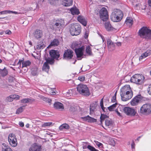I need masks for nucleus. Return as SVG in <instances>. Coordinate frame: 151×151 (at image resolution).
<instances>
[{
    "label": "nucleus",
    "mask_w": 151,
    "mask_h": 151,
    "mask_svg": "<svg viewBox=\"0 0 151 151\" xmlns=\"http://www.w3.org/2000/svg\"><path fill=\"white\" fill-rule=\"evenodd\" d=\"M120 96L122 100L127 101L133 96V92L129 85H127L123 87L120 89Z\"/></svg>",
    "instance_id": "obj_1"
},
{
    "label": "nucleus",
    "mask_w": 151,
    "mask_h": 151,
    "mask_svg": "<svg viewBox=\"0 0 151 151\" xmlns=\"http://www.w3.org/2000/svg\"><path fill=\"white\" fill-rule=\"evenodd\" d=\"M123 16V14L120 10L114 9L111 15V19L113 22H118L122 19Z\"/></svg>",
    "instance_id": "obj_2"
},
{
    "label": "nucleus",
    "mask_w": 151,
    "mask_h": 151,
    "mask_svg": "<svg viewBox=\"0 0 151 151\" xmlns=\"http://www.w3.org/2000/svg\"><path fill=\"white\" fill-rule=\"evenodd\" d=\"M77 90L80 94L88 96L90 95L89 90L86 85L83 84H79L77 87Z\"/></svg>",
    "instance_id": "obj_3"
},
{
    "label": "nucleus",
    "mask_w": 151,
    "mask_h": 151,
    "mask_svg": "<svg viewBox=\"0 0 151 151\" xmlns=\"http://www.w3.org/2000/svg\"><path fill=\"white\" fill-rule=\"evenodd\" d=\"M145 78L143 75L140 74H135L131 78L132 82L137 84L141 85L144 83Z\"/></svg>",
    "instance_id": "obj_4"
},
{
    "label": "nucleus",
    "mask_w": 151,
    "mask_h": 151,
    "mask_svg": "<svg viewBox=\"0 0 151 151\" xmlns=\"http://www.w3.org/2000/svg\"><path fill=\"white\" fill-rule=\"evenodd\" d=\"M70 30V34L72 35H78L81 32V26L78 23L73 24L71 25Z\"/></svg>",
    "instance_id": "obj_5"
},
{
    "label": "nucleus",
    "mask_w": 151,
    "mask_h": 151,
    "mask_svg": "<svg viewBox=\"0 0 151 151\" xmlns=\"http://www.w3.org/2000/svg\"><path fill=\"white\" fill-rule=\"evenodd\" d=\"M138 34L141 37L151 38V30L146 27H144L139 30Z\"/></svg>",
    "instance_id": "obj_6"
},
{
    "label": "nucleus",
    "mask_w": 151,
    "mask_h": 151,
    "mask_svg": "<svg viewBox=\"0 0 151 151\" xmlns=\"http://www.w3.org/2000/svg\"><path fill=\"white\" fill-rule=\"evenodd\" d=\"M140 112L142 114L148 115L151 114V104H145L140 108Z\"/></svg>",
    "instance_id": "obj_7"
},
{
    "label": "nucleus",
    "mask_w": 151,
    "mask_h": 151,
    "mask_svg": "<svg viewBox=\"0 0 151 151\" xmlns=\"http://www.w3.org/2000/svg\"><path fill=\"white\" fill-rule=\"evenodd\" d=\"M123 110L126 115L130 116H134L137 113L136 111L134 109L129 107H124Z\"/></svg>",
    "instance_id": "obj_8"
},
{
    "label": "nucleus",
    "mask_w": 151,
    "mask_h": 151,
    "mask_svg": "<svg viewBox=\"0 0 151 151\" xmlns=\"http://www.w3.org/2000/svg\"><path fill=\"white\" fill-rule=\"evenodd\" d=\"M8 141L10 145L13 147H16L17 145V139L15 135L13 134H10L8 136Z\"/></svg>",
    "instance_id": "obj_9"
},
{
    "label": "nucleus",
    "mask_w": 151,
    "mask_h": 151,
    "mask_svg": "<svg viewBox=\"0 0 151 151\" xmlns=\"http://www.w3.org/2000/svg\"><path fill=\"white\" fill-rule=\"evenodd\" d=\"M99 14L101 19L103 21H106L108 19L107 11L105 8L103 7L100 10Z\"/></svg>",
    "instance_id": "obj_10"
},
{
    "label": "nucleus",
    "mask_w": 151,
    "mask_h": 151,
    "mask_svg": "<svg viewBox=\"0 0 151 151\" xmlns=\"http://www.w3.org/2000/svg\"><path fill=\"white\" fill-rule=\"evenodd\" d=\"M45 60L46 61V62H45L43 65L42 70L47 72H48L50 68L48 64H52L54 63V60L50 58H45Z\"/></svg>",
    "instance_id": "obj_11"
},
{
    "label": "nucleus",
    "mask_w": 151,
    "mask_h": 151,
    "mask_svg": "<svg viewBox=\"0 0 151 151\" xmlns=\"http://www.w3.org/2000/svg\"><path fill=\"white\" fill-rule=\"evenodd\" d=\"M84 49V47L83 46H82L81 47L78 49H75V52L78 60H81L83 58Z\"/></svg>",
    "instance_id": "obj_12"
},
{
    "label": "nucleus",
    "mask_w": 151,
    "mask_h": 151,
    "mask_svg": "<svg viewBox=\"0 0 151 151\" xmlns=\"http://www.w3.org/2000/svg\"><path fill=\"white\" fill-rule=\"evenodd\" d=\"M141 99V96L140 95H137L131 101L130 104L132 106L137 105L139 101Z\"/></svg>",
    "instance_id": "obj_13"
},
{
    "label": "nucleus",
    "mask_w": 151,
    "mask_h": 151,
    "mask_svg": "<svg viewBox=\"0 0 151 151\" xmlns=\"http://www.w3.org/2000/svg\"><path fill=\"white\" fill-rule=\"evenodd\" d=\"M73 52L70 50L68 49L65 52L63 57L64 58L66 59H71L73 56Z\"/></svg>",
    "instance_id": "obj_14"
},
{
    "label": "nucleus",
    "mask_w": 151,
    "mask_h": 151,
    "mask_svg": "<svg viewBox=\"0 0 151 151\" xmlns=\"http://www.w3.org/2000/svg\"><path fill=\"white\" fill-rule=\"evenodd\" d=\"M50 54L52 57L51 59H58L59 57V54L58 51L52 50L50 52Z\"/></svg>",
    "instance_id": "obj_15"
},
{
    "label": "nucleus",
    "mask_w": 151,
    "mask_h": 151,
    "mask_svg": "<svg viewBox=\"0 0 151 151\" xmlns=\"http://www.w3.org/2000/svg\"><path fill=\"white\" fill-rule=\"evenodd\" d=\"M20 96L16 94L11 95L7 97L6 99V101L7 102L12 101L14 99L18 100L19 99Z\"/></svg>",
    "instance_id": "obj_16"
},
{
    "label": "nucleus",
    "mask_w": 151,
    "mask_h": 151,
    "mask_svg": "<svg viewBox=\"0 0 151 151\" xmlns=\"http://www.w3.org/2000/svg\"><path fill=\"white\" fill-rule=\"evenodd\" d=\"M81 118L84 121L90 123L96 122V119L91 117L88 115L84 117H82Z\"/></svg>",
    "instance_id": "obj_17"
},
{
    "label": "nucleus",
    "mask_w": 151,
    "mask_h": 151,
    "mask_svg": "<svg viewBox=\"0 0 151 151\" xmlns=\"http://www.w3.org/2000/svg\"><path fill=\"white\" fill-rule=\"evenodd\" d=\"M53 24L54 26H56L57 28H59L61 27H62L64 25L65 22L63 20L60 19L57 20Z\"/></svg>",
    "instance_id": "obj_18"
},
{
    "label": "nucleus",
    "mask_w": 151,
    "mask_h": 151,
    "mask_svg": "<svg viewBox=\"0 0 151 151\" xmlns=\"http://www.w3.org/2000/svg\"><path fill=\"white\" fill-rule=\"evenodd\" d=\"M54 107L56 109L60 111H62L64 109L63 104L59 102H55L54 104Z\"/></svg>",
    "instance_id": "obj_19"
},
{
    "label": "nucleus",
    "mask_w": 151,
    "mask_h": 151,
    "mask_svg": "<svg viewBox=\"0 0 151 151\" xmlns=\"http://www.w3.org/2000/svg\"><path fill=\"white\" fill-rule=\"evenodd\" d=\"M151 54V50H147L146 52L142 53L139 58L140 61Z\"/></svg>",
    "instance_id": "obj_20"
},
{
    "label": "nucleus",
    "mask_w": 151,
    "mask_h": 151,
    "mask_svg": "<svg viewBox=\"0 0 151 151\" xmlns=\"http://www.w3.org/2000/svg\"><path fill=\"white\" fill-rule=\"evenodd\" d=\"M78 20L84 26H86L87 22L83 16H79L77 17Z\"/></svg>",
    "instance_id": "obj_21"
},
{
    "label": "nucleus",
    "mask_w": 151,
    "mask_h": 151,
    "mask_svg": "<svg viewBox=\"0 0 151 151\" xmlns=\"http://www.w3.org/2000/svg\"><path fill=\"white\" fill-rule=\"evenodd\" d=\"M41 147L37 146L36 144H33L30 148L29 151H40Z\"/></svg>",
    "instance_id": "obj_22"
},
{
    "label": "nucleus",
    "mask_w": 151,
    "mask_h": 151,
    "mask_svg": "<svg viewBox=\"0 0 151 151\" xmlns=\"http://www.w3.org/2000/svg\"><path fill=\"white\" fill-rule=\"evenodd\" d=\"M34 36L36 38H41L42 37V31L39 29H37L34 33Z\"/></svg>",
    "instance_id": "obj_23"
},
{
    "label": "nucleus",
    "mask_w": 151,
    "mask_h": 151,
    "mask_svg": "<svg viewBox=\"0 0 151 151\" xmlns=\"http://www.w3.org/2000/svg\"><path fill=\"white\" fill-rule=\"evenodd\" d=\"M107 43L108 47L109 49H110L111 50H114L115 45L109 38L108 39Z\"/></svg>",
    "instance_id": "obj_24"
},
{
    "label": "nucleus",
    "mask_w": 151,
    "mask_h": 151,
    "mask_svg": "<svg viewBox=\"0 0 151 151\" xmlns=\"http://www.w3.org/2000/svg\"><path fill=\"white\" fill-rule=\"evenodd\" d=\"M8 71L5 67L1 69L0 68V76L4 77L7 75Z\"/></svg>",
    "instance_id": "obj_25"
},
{
    "label": "nucleus",
    "mask_w": 151,
    "mask_h": 151,
    "mask_svg": "<svg viewBox=\"0 0 151 151\" xmlns=\"http://www.w3.org/2000/svg\"><path fill=\"white\" fill-rule=\"evenodd\" d=\"M2 151H13L5 143L2 144Z\"/></svg>",
    "instance_id": "obj_26"
},
{
    "label": "nucleus",
    "mask_w": 151,
    "mask_h": 151,
    "mask_svg": "<svg viewBox=\"0 0 151 151\" xmlns=\"http://www.w3.org/2000/svg\"><path fill=\"white\" fill-rule=\"evenodd\" d=\"M125 23L129 26L132 25L133 23V19L130 17H127L125 21Z\"/></svg>",
    "instance_id": "obj_27"
},
{
    "label": "nucleus",
    "mask_w": 151,
    "mask_h": 151,
    "mask_svg": "<svg viewBox=\"0 0 151 151\" xmlns=\"http://www.w3.org/2000/svg\"><path fill=\"white\" fill-rule=\"evenodd\" d=\"M31 64V62L29 60H27L24 61L22 62V68L24 67L27 68Z\"/></svg>",
    "instance_id": "obj_28"
},
{
    "label": "nucleus",
    "mask_w": 151,
    "mask_h": 151,
    "mask_svg": "<svg viewBox=\"0 0 151 151\" xmlns=\"http://www.w3.org/2000/svg\"><path fill=\"white\" fill-rule=\"evenodd\" d=\"M70 11L71 14L73 15L75 14L78 15L80 13L79 10L76 7L71 8Z\"/></svg>",
    "instance_id": "obj_29"
},
{
    "label": "nucleus",
    "mask_w": 151,
    "mask_h": 151,
    "mask_svg": "<svg viewBox=\"0 0 151 151\" xmlns=\"http://www.w3.org/2000/svg\"><path fill=\"white\" fill-rule=\"evenodd\" d=\"M113 122L110 119H106L105 121V125L109 127H110L112 126Z\"/></svg>",
    "instance_id": "obj_30"
},
{
    "label": "nucleus",
    "mask_w": 151,
    "mask_h": 151,
    "mask_svg": "<svg viewBox=\"0 0 151 151\" xmlns=\"http://www.w3.org/2000/svg\"><path fill=\"white\" fill-rule=\"evenodd\" d=\"M105 28L108 31H110L113 29V27L109 22H106L105 23Z\"/></svg>",
    "instance_id": "obj_31"
},
{
    "label": "nucleus",
    "mask_w": 151,
    "mask_h": 151,
    "mask_svg": "<svg viewBox=\"0 0 151 151\" xmlns=\"http://www.w3.org/2000/svg\"><path fill=\"white\" fill-rule=\"evenodd\" d=\"M38 68L36 66H35L31 69V73L34 76H36L38 74Z\"/></svg>",
    "instance_id": "obj_32"
},
{
    "label": "nucleus",
    "mask_w": 151,
    "mask_h": 151,
    "mask_svg": "<svg viewBox=\"0 0 151 151\" xmlns=\"http://www.w3.org/2000/svg\"><path fill=\"white\" fill-rule=\"evenodd\" d=\"M35 99H30L29 98L24 99L21 100V103H27L28 102H32L34 101Z\"/></svg>",
    "instance_id": "obj_33"
},
{
    "label": "nucleus",
    "mask_w": 151,
    "mask_h": 151,
    "mask_svg": "<svg viewBox=\"0 0 151 151\" xmlns=\"http://www.w3.org/2000/svg\"><path fill=\"white\" fill-rule=\"evenodd\" d=\"M72 0H65L63 4L65 6H69L72 5Z\"/></svg>",
    "instance_id": "obj_34"
},
{
    "label": "nucleus",
    "mask_w": 151,
    "mask_h": 151,
    "mask_svg": "<svg viewBox=\"0 0 151 151\" xmlns=\"http://www.w3.org/2000/svg\"><path fill=\"white\" fill-rule=\"evenodd\" d=\"M59 44V41L57 39H55L53 41L51 42L49 46H55L58 45Z\"/></svg>",
    "instance_id": "obj_35"
},
{
    "label": "nucleus",
    "mask_w": 151,
    "mask_h": 151,
    "mask_svg": "<svg viewBox=\"0 0 151 151\" xmlns=\"http://www.w3.org/2000/svg\"><path fill=\"white\" fill-rule=\"evenodd\" d=\"M75 91V90L74 89H70L69 90L68 92L66 93V95L67 97H69L75 94L74 92Z\"/></svg>",
    "instance_id": "obj_36"
},
{
    "label": "nucleus",
    "mask_w": 151,
    "mask_h": 151,
    "mask_svg": "<svg viewBox=\"0 0 151 151\" xmlns=\"http://www.w3.org/2000/svg\"><path fill=\"white\" fill-rule=\"evenodd\" d=\"M69 128V125L66 124H63L59 127V129L60 130H63L64 129H68Z\"/></svg>",
    "instance_id": "obj_37"
},
{
    "label": "nucleus",
    "mask_w": 151,
    "mask_h": 151,
    "mask_svg": "<svg viewBox=\"0 0 151 151\" xmlns=\"http://www.w3.org/2000/svg\"><path fill=\"white\" fill-rule=\"evenodd\" d=\"M78 47L79 45L77 42L73 43L71 46V48L75 50V49H78Z\"/></svg>",
    "instance_id": "obj_38"
},
{
    "label": "nucleus",
    "mask_w": 151,
    "mask_h": 151,
    "mask_svg": "<svg viewBox=\"0 0 151 151\" xmlns=\"http://www.w3.org/2000/svg\"><path fill=\"white\" fill-rule=\"evenodd\" d=\"M96 105L95 104H91L90 105V113H92L96 109Z\"/></svg>",
    "instance_id": "obj_39"
},
{
    "label": "nucleus",
    "mask_w": 151,
    "mask_h": 151,
    "mask_svg": "<svg viewBox=\"0 0 151 151\" xmlns=\"http://www.w3.org/2000/svg\"><path fill=\"white\" fill-rule=\"evenodd\" d=\"M78 107V106H71L69 109L70 111L71 112H74L77 110Z\"/></svg>",
    "instance_id": "obj_40"
},
{
    "label": "nucleus",
    "mask_w": 151,
    "mask_h": 151,
    "mask_svg": "<svg viewBox=\"0 0 151 151\" xmlns=\"http://www.w3.org/2000/svg\"><path fill=\"white\" fill-rule=\"evenodd\" d=\"M24 106H23L18 108L17 110L16 114H19L22 112L24 109Z\"/></svg>",
    "instance_id": "obj_41"
},
{
    "label": "nucleus",
    "mask_w": 151,
    "mask_h": 151,
    "mask_svg": "<svg viewBox=\"0 0 151 151\" xmlns=\"http://www.w3.org/2000/svg\"><path fill=\"white\" fill-rule=\"evenodd\" d=\"M52 124V123L51 122H45L42 124L41 125L42 127H45L50 126Z\"/></svg>",
    "instance_id": "obj_42"
},
{
    "label": "nucleus",
    "mask_w": 151,
    "mask_h": 151,
    "mask_svg": "<svg viewBox=\"0 0 151 151\" xmlns=\"http://www.w3.org/2000/svg\"><path fill=\"white\" fill-rule=\"evenodd\" d=\"M117 105V104L116 103H115L113 104L111 106L108 107V109L109 110L111 111H113V110L115 108L116 105Z\"/></svg>",
    "instance_id": "obj_43"
},
{
    "label": "nucleus",
    "mask_w": 151,
    "mask_h": 151,
    "mask_svg": "<svg viewBox=\"0 0 151 151\" xmlns=\"http://www.w3.org/2000/svg\"><path fill=\"white\" fill-rule=\"evenodd\" d=\"M37 49L39 50L43 49L45 47V45L44 43L42 42L41 44L37 45Z\"/></svg>",
    "instance_id": "obj_44"
},
{
    "label": "nucleus",
    "mask_w": 151,
    "mask_h": 151,
    "mask_svg": "<svg viewBox=\"0 0 151 151\" xmlns=\"http://www.w3.org/2000/svg\"><path fill=\"white\" fill-rule=\"evenodd\" d=\"M60 0H49L50 3L53 5H55L58 4Z\"/></svg>",
    "instance_id": "obj_45"
},
{
    "label": "nucleus",
    "mask_w": 151,
    "mask_h": 151,
    "mask_svg": "<svg viewBox=\"0 0 151 151\" xmlns=\"http://www.w3.org/2000/svg\"><path fill=\"white\" fill-rule=\"evenodd\" d=\"M86 53L89 55H91V51L90 47L88 46L86 47Z\"/></svg>",
    "instance_id": "obj_46"
},
{
    "label": "nucleus",
    "mask_w": 151,
    "mask_h": 151,
    "mask_svg": "<svg viewBox=\"0 0 151 151\" xmlns=\"http://www.w3.org/2000/svg\"><path fill=\"white\" fill-rule=\"evenodd\" d=\"M43 100L45 101L48 102L50 105L51 104L52 100L48 98L44 97L43 98Z\"/></svg>",
    "instance_id": "obj_47"
},
{
    "label": "nucleus",
    "mask_w": 151,
    "mask_h": 151,
    "mask_svg": "<svg viewBox=\"0 0 151 151\" xmlns=\"http://www.w3.org/2000/svg\"><path fill=\"white\" fill-rule=\"evenodd\" d=\"M94 142H95V144L97 146L101 148L103 147V145L101 143L97 141H94Z\"/></svg>",
    "instance_id": "obj_48"
},
{
    "label": "nucleus",
    "mask_w": 151,
    "mask_h": 151,
    "mask_svg": "<svg viewBox=\"0 0 151 151\" xmlns=\"http://www.w3.org/2000/svg\"><path fill=\"white\" fill-rule=\"evenodd\" d=\"M88 148L91 151H99L91 145L88 146Z\"/></svg>",
    "instance_id": "obj_49"
},
{
    "label": "nucleus",
    "mask_w": 151,
    "mask_h": 151,
    "mask_svg": "<svg viewBox=\"0 0 151 151\" xmlns=\"http://www.w3.org/2000/svg\"><path fill=\"white\" fill-rule=\"evenodd\" d=\"M147 91L148 94L151 96V84L148 86L147 88Z\"/></svg>",
    "instance_id": "obj_50"
},
{
    "label": "nucleus",
    "mask_w": 151,
    "mask_h": 151,
    "mask_svg": "<svg viewBox=\"0 0 151 151\" xmlns=\"http://www.w3.org/2000/svg\"><path fill=\"white\" fill-rule=\"evenodd\" d=\"M117 94V92H116L114 94V95L113 96L111 99V102H115L116 101V95Z\"/></svg>",
    "instance_id": "obj_51"
},
{
    "label": "nucleus",
    "mask_w": 151,
    "mask_h": 151,
    "mask_svg": "<svg viewBox=\"0 0 151 151\" xmlns=\"http://www.w3.org/2000/svg\"><path fill=\"white\" fill-rule=\"evenodd\" d=\"M85 77L84 76H79L78 78V79L81 81H85Z\"/></svg>",
    "instance_id": "obj_52"
},
{
    "label": "nucleus",
    "mask_w": 151,
    "mask_h": 151,
    "mask_svg": "<svg viewBox=\"0 0 151 151\" xmlns=\"http://www.w3.org/2000/svg\"><path fill=\"white\" fill-rule=\"evenodd\" d=\"M6 11V14H11V13H14L15 14H19L20 13H18L17 12H15V11Z\"/></svg>",
    "instance_id": "obj_53"
},
{
    "label": "nucleus",
    "mask_w": 151,
    "mask_h": 151,
    "mask_svg": "<svg viewBox=\"0 0 151 151\" xmlns=\"http://www.w3.org/2000/svg\"><path fill=\"white\" fill-rule=\"evenodd\" d=\"M100 106L102 110L104 111L105 108L104 106L103 102V99H102L100 101Z\"/></svg>",
    "instance_id": "obj_54"
},
{
    "label": "nucleus",
    "mask_w": 151,
    "mask_h": 151,
    "mask_svg": "<svg viewBox=\"0 0 151 151\" xmlns=\"http://www.w3.org/2000/svg\"><path fill=\"white\" fill-rule=\"evenodd\" d=\"M89 34V32L88 31L86 30L84 34V38H88Z\"/></svg>",
    "instance_id": "obj_55"
},
{
    "label": "nucleus",
    "mask_w": 151,
    "mask_h": 151,
    "mask_svg": "<svg viewBox=\"0 0 151 151\" xmlns=\"http://www.w3.org/2000/svg\"><path fill=\"white\" fill-rule=\"evenodd\" d=\"M23 61V60H19L18 62L17 65H18V68L20 69L21 67V63L22 64V62Z\"/></svg>",
    "instance_id": "obj_56"
},
{
    "label": "nucleus",
    "mask_w": 151,
    "mask_h": 151,
    "mask_svg": "<svg viewBox=\"0 0 151 151\" xmlns=\"http://www.w3.org/2000/svg\"><path fill=\"white\" fill-rule=\"evenodd\" d=\"M88 144V143L87 142H83V149L88 148V146L89 145H87Z\"/></svg>",
    "instance_id": "obj_57"
},
{
    "label": "nucleus",
    "mask_w": 151,
    "mask_h": 151,
    "mask_svg": "<svg viewBox=\"0 0 151 151\" xmlns=\"http://www.w3.org/2000/svg\"><path fill=\"white\" fill-rule=\"evenodd\" d=\"M106 116V115L101 114V116L100 117V119L101 121L102 122V121H103L104 119L105 118V116Z\"/></svg>",
    "instance_id": "obj_58"
},
{
    "label": "nucleus",
    "mask_w": 151,
    "mask_h": 151,
    "mask_svg": "<svg viewBox=\"0 0 151 151\" xmlns=\"http://www.w3.org/2000/svg\"><path fill=\"white\" fill-rule=\"evenodd\" d=\"M50 93L51 95H54L55 94V89H51L50 91Z\"/></svg>",
    "instance_id": "obj_59"
},
{
    "label": "nucleus",
    "mask_w": 151,
    "mask_h": 151,
    "mask_svg": "<svg viewBox=\"0 0 151 151\" xmlns=\"http://www.w3.org/2000/svg\"><path fill=\"white\" fill-rule=\"evenodd\" d=\"M5 33L6 34L10 35L11 34L12 32L10 30L8 29L4 31Z\"/></svg>",
    "instance_id": "obj_60"
},
{
    "label": "nucleus",
    "mask_w": 151,
    "mask_h": 151,
    "mask_svg": "<svg viewBox=\"0 0 151 151\" xmlns=\"http://www.w3.org/2000/svg\"><path fill=\"white\" fill-rule=\"evenodd\" d=\"M132 143L131 144V147L132 149H134L135 148V143L133 141V140L132 141Z\"/></svg>",
    "instance_id": "obj_61"
},
{
    "label": "nucleus",
    "mask_w": 151,
    "mask_h": 151,
    "mask_svg": "<svg viewBox=\"0 0 151 151\" xmlns=\"http://www.w3.org/2000/svg\"><path fill=\"white\" fill-rule=\"evenodd\" d=\"M19 126L21 127H23L24 126V123L21 122H19Z\"/></svg>",
    "instance_id": "obj_62"
},
{
    "label": "nucleus",
    "mask_w": 151,
    "mask_h": 151,
    "mask_svg": "<svg viewBox=\"0 0 151 151\" xmlns=\"http://www.w3.org/2000/svg\"><path fill=\"white\" fill-rule=\"evenodd\" d=\"M23 69V70H24L23 72L24 73H25L27 72L28 70V68L27 67H24V68H22Z\"/></svg>",
    "instance_id": "obj_63"
},
{
    "label": "nucleus",
    "mask_w": 151,
    "mask_h": 151,
    "mask_svg": "<svg viewBox=\"0 0 151 151\" xmlns=\"http://www.w3.org/2000/svg\"><path fill=\"white\" fill-rule=\"evenodd\" d=\"M116 44L118 46H121L122 45L121 42H117L116 43Z\"/></svg>",
    "instance_id": "obj_64"
}]
</instances>
